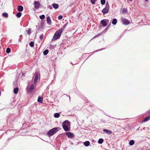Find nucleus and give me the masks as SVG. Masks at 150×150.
<instances>
[{
	"instance_id": "nucleus-21",
	"label": "nucleus",
	"mask_w": 150,
	"mask_h": 150,
	"mask_svg": "<svg viewBox=\"0 0 150 150\" xmlns=\"http://www.w3.org/2000/svg\"><path fill=\"white\" fill-rule=\"evenodd\" d=\"M19 89L18 87H16L14 89V93L16 94L17 93Z\"/></svg>"
},
{
	"instance_id": "nucleus-18",
	"label": "nucleus",
	"mask_w": 150,
	"mask_h": 150,
	"mask_svg": "<svg viewBox=\"0 0 150 150\" xmlns=\"http://www.w3.org/2000/svg\"><path fill=\"white\" fill-rule=\"evenodd\" d=\"M68 23L67 22V23L65 24L63 27L60 29H59V30H62V32L65 29L66 26H67V24H68Z\"/></svg>"
},
{
	"instance_id": "nucleus-38",
	"label": "nucleus",
	"mask_w": 150,
	"mask_h": 150,
	"mask_svg": "<svg viewBox=\"0 0 150 150\" xmlns=\"http://www.w3.org/2000/svg\"><path fill=\"white\" fill-rule=\"evenodd\" d=\"M48 8L50 9H52V7L51 5H49L48 6Z\"/></svg>"
},
{
	"instance_id": "nucleus-7",
	"label": "nucleus",
	"mask_w": 150,
	"mask_h": 150,
	"mask_svg": "<svg viewBox=\"0 0 150 150\" xmlns=\"http://www.w3.org/2000/svg\"><path fill=\"white\" fill-rule=\"evenodd\" d=\"M65 134L69 138H72L74 137V134L70 132H66L65 133Z\"/></svg>"
},
{
	"instance_id": "nucleus-16",
	"label": "nucleus",
	"mask_w": 150,
	"mask_h": 150,
	"mask_svg": "<svg viewBox=\"0 0 150 150\" xmlns=\"http://www.w3.org/2000/svg\"><path fill=\"white\" fill-rule=\"evenodd\" d=\"M43 98L42 97L39 96L38 99V102L39 103H42Z\"/></svg>"
},
{
	"instance_id": "nucleus-9",
	"label": "nucleus",
	"mask_w": 150,
	"mask_h": 150,
	"mask_svg": "<svg viewBox=\"0 0 150 150\" xmlns=\"http://www.w3.org/2000/svg\"><path fill=\"white\" fill-rule=\"evenodd\" d=\"M34 4H35L34 7L35 8L38 9L39 8L40 4L38 2L35 1Z\"/></svg>"
},
{
	"instance_id": "nucleus-30",
	"label": "nucleus",
	"mask_w": 150,
	"mask_h": 150,
	"mask_svg": "<svg viewBox=\"0 0 150 150\" xmlns=\"http://www.w3.org/2000/svg\"><path fill=\"white\" fill-rule=\"evenodd\" d=\"M110 24H109L107 27L104 30V32H106V31H107L108 30L109 28L110 27Z\"/></svg>"
},
{
	"instance_id": "nucleus-43",
	"label": "nucleus",
	"mask_w": 150,
	"mask_h": 150,
	"mask_svg": "<svg viewBox=\"0 0 150 150\" xmlns=\"http://www.w3.org/2000/svg\"><path fill=\"white\" fill-rule=\"evenodd\" d=\"M69 99L70 100V96H69Z\"/></svg>"
},
{
	"instance_id": "nucleus-31",
	"label": "nucleus",
	"mask_w": 150,
	"mask_h": 150,
	"mask_svg": "<svg viewBox=\"0 0 150 150\" xmlns=\"http://www.w3.org/2000/svg\"><path fill=\"white\" fill-rule=\"evenodd\" d=\"M6 52L7 53H9L11 52V49L10 48L8 47L6 49Z\"/></svg>"
},
{
	"instance_id": "nucleus-12",
	"label": "nucleus",
	"mask_w": 150,
	"mask_h": 150,
	"mask_svg": "<svg viewBox=\"0 0 150 150\" xmlns=\"http://www.w3.org/2000/svg\"><path fill=\"white\" fill-rule=\"evenodd\" d=\"M47 23L49 25H51V21L50 18V16H48L47 18Z\"/></svg>"
},
{
	"instance_id": "nucleus-11",
	"label": "nucleus",
	"mask_w": 150,
	"mask_h": 150,
	"mask_svg": "<svg viewBox=\"0 0 150 150\" xmlns=\"http://www.w3.org/2000/svg\"><path fill=\"white\" fill-rule=\"evenodd\" d=\"M150 119V115L146 117L142 121V122H145L148 121Z\"/></svg>"
},
{
	"instance_id": "nucleus-10",
	"label": "nucleus",
	"mask_w": 150,
	"mask_h": 150,
	"mask_svg": "<svg viewBox=\"0 0 150 150\" xmlns=\"http://www.w3.org/2000/svg\"><path fill=\"white\" fill-rule=\"evenodd\" d=\"M43 23L42 22L41 23V24L40 25L38 26L36 25V27L37 28V30L38 31H39L41 30L42 28H43Z\"/></svg>"
},
{
	"instance_id": "nucleus-42",
	"label": "nucleus",
	"mask_w": 150,
	"mask_h": 150,
	"mask_svg": "<svg viewBox=\"0 0 150 150\" xmlns=\"http://www.w3.org/2000/svg\"><path fill=\"white\" fill-rule=\"evenodd\" d=\"M18 41H19V42H21V40L19 39V40H18Z\"/></svg>"
},
{
	"instance_id": "nucleus-8",
	"label": "nucleus",
	"mask_w": 150,
	"mask_h": 150,
	"mask_svg": "<svg viewBox=\"0 0 150 150\" xmlns=\"http://www.w3.org/2000/svg\"><path fill=\"white\" fill-rule=\"evenodd\" d=\"M38 75L39 74L38 72H36L35 73V77L34 79V83H36L37 82L38 78Z\"/></svg>"
},
{
	"instance_id": "nucleus-36",
	"label": "nucleus",
	"mask_w": 150,
	"mask_h": 150,
	"mask_svg": "<svg viewBox=\"0 0 150 150\" xmlns=\"http://www.w3.org/2000/svg\"><path fill=\"white\" fill-rule=\"evenodd\" d=\"M63 16L62 15H60L58 17V19L59 20H60L63 18Z\"/></svg>"
},
{
	"instance_id": "nucleus-35",
	"label": "nucleus",
	"mask_w": 150,
	"mask_h": 150,
	"mask_svg": "<svg viewBox=\"0 0 150 150\" xmlns=\"http://www.w3.org/2000/svg\"><path fill=\"white\" fill-rule=\"evenodd\" d=\"M43 37V34H42L40 36V38L41 40H42Z\"/></svg>"
},
{
	"instance_id": "nucleus-1",
	"label": "nucleus",
	"mask_w": 150,
	"mask_h": 150,
	"mask_svg": "<svg viewBox=\"0 0 150 150\" xmlns=\"http://www.w3.org/2000/svg\"><path fill=\"white\" fill-rule=\"evenodd\" d=\"M70 122L68 120H65L62 124V127L65 131L70 130Z\"/></svg>"
},
{
	"instance_id": "nucleus-40",
	"label": "nucleus",
	"mask_w": 150,
	"mask_h": 150,
	"mask_svg": "<svg viewBox=\"0 0 150 150\" xmlns=\"http://www.w3.org/2000/svg\"><path fill=\"white\" fill-rule=\"evenodd\" d=\"M105 48H103V49H99V50H98L96 51L97 52V51H100V50H101L104 49Z\"/></svg>"
},
{
	"instance_id": "nucleus-17",
	"label": "nucleus",
	"mask_w": 150,
	"mask_h": 150,
	"mask_svg": "<svg viewBox=\"0 0 150 150\" xmlns=\"http://www.w3.org/2000/svg\"><path fill=\"white\" fill-rule=\"evenodd\" d=\"M34 85L33 84H32L30 86V87L29 91L30 92L33 91V90L34 89Z\"/></svg>"
},
{
	"instance_id": "nucleus-15",
	"label": "nucleus",
	"mask_w": 150,
	"mask_h": 150,
	"mask_svg": "<svg viewBox=\"0 0 150 150\" xmlns=\"http://www.w3.org/2000/svg\"><path fill=\"white\" fill-rule=\"evenodd\" d=\"M53 7L55 9L58 8L59 7V5L57 4L53 3L52 5Z\"/></svg>"
},
{
	"instance_id": "nucleus-32",
	"label": "nucleus",
	"mask_w": 150,
	"mask_h": 150,
	"mask_svg": "<svg viewBox=\"0 0 150 150\" xmlns=\"http://www.w3.org/2000/svg\"><path fill=\"white\" fill-rule=\"evenodd\" d=\"M100 2L102 5H104L105 3V0H101Z\"/></svg>"
},
{
	"instance_id": "nucleus-22",
	"label": "nucleus",
	"mask_w": 150,
	"mask_h": 150,
	"mask_svg": "<svg viewBox=\"0 0 150 150\" xmlns=\"http://www.w3.org/2000/svg\"><path fill=\"white\" fill-rule=\"evenodd\" d=\"M104 140L102 138H100L98 141V143L99 144H102Z\"/></svg>"
},
{
	"instance_id": "nucleus-37",
	"label": "nucleus",
	"mask_w": 150,
	"mask_h": 150,
	"mask_svg": "<svg viewBox=\"0 0 150 150\" xmlns=\"http://www.w3.org/2000/svg\"><path fill=\"white\" fill-rule=\"evenodd\" d=\"M127 11V10L126 9H123L122 11V12L123 13H125Z\"/></svg>"
},
{
	"instance_id": "nucleus-41",
	"label": "nucleus",
	"mask_w": 150,
	"mask_h": 150,
	"mask_svg": "<svg viewBox=\"0 0 150 150\" xmlns=\"http://www.w3.org/2000/svg\"><path fill=\"white\" fill-rule=\"evenodd\" d=\"M38 31L37 30V31L36 32L35 34H36L38 33Z\"/></svg>"
},
{
	"instance_id": "nucleus-39",
	"label": "nucleus",
	"mask_w": 150,
	"mask_h": 150,
	"mask_svg": "<svg viewBox=\"0 0 150 150\" xmlns=\"http://www.w3.org/2000/svg\"><path fill=\"white\" fill-rule=\"evenodd\" d=\"M17 81H15L14 82H13V84L14 85H15V86L16 85V84H17Z\"/></svg>"
},
{
	"instance_id": "nucleus-34",
	"label": "nucleus",
	"mask_w": 150,
	"mask_h": 150,
	"mask_svg": "<svg viewBox=\"0 0 150 150\" xmlns=\"http://www.w3.org/2000/svg\"><path fill=\"white\" fill-rule=\"evenodd\" d=\"M45 18V16L44 15H42L40 16V18L41 19H43Z\"/></svg>"
},
{
	"instance_id": "nucleus-6",
	"label": "nucleus",
	"mask_w": 150,
	"mask_h": 150,
	"mask_svg": "<svg viewBox=\"0 0 150 150\" xmlns=\"http://www.w3.org/2000/svg\"><path fill=\"white\" fill-rule=\"evenodd\" d=\"M108 22L109 21L108 20L103 19L101 21L100 23L102 24L103 26L105 27L107 25Z\"/></svg>"
},
{
	"instance_id": "nucleus-46",
	"label": "nucleus",
	"mask_w": 150,
	"mask_h": 150,
	"mask_svg": "<svg viewBox=\"0 0 150 150\" xmlns=\"http://www.w3.org/2000/svg\"><path fill=\"white\" fill-rule=\"evenodd\" d=\"M97 35L96 36H95L94 37H97Z\"/></svg>"
},
{
	"instance_id": "nucleus-27",
	"label": "nucleus",
	"mask_w": 150,
	"mask_h": 150,
	"mask_svg": "<svg viewBox=\"0 0 150 150\" xmlns=\"http://www.w3.org/2000/svg\"><path fill=\"white\" fill-rule=\"evenodd\" d=\"M2 15L3 16L6 18L8 17V14L7 13H3L2 14Z\"/></svg>"
},
{
	"instance_id": "nucleus-20",
	"label": "nucleus",
	"mask_w": 150,
	"mask_h": 150,
	"mask_svg": "<svg viewBox=\"0 0 150 150\" xmlns=\"http://www.w3.org/2000/svg\"><path fill=\"white\" fill-rule=\"evenodd\" d=\"M90 144V142L89 141H86L84 143V144L86 146H88Z\"/></svg>"
},
{
	"instance_id": "nucleus-19",
	"label": "nucleus",
	"mask_w": 150,
	"mask_h": 150,
	"mask_svg": "<svg viewBox=\"0 0 150 150\" xmlns=\"http://www.w3.org/2000/svg\"><path fill=\"white\" fill-rule=\"evenodd\" d=\"M117 22V20L116 18H114L112 20V23L114 25H115L116 24Z\"/></svg>"
},
{
	"instance_id": "nucleus-25",
	"label": "nucleus",
	"mask_w": 150,
	"mask_h": 150,
	"mask_svg": "<svg viewBox=\"0 0 150 150\" xmlns=\"http://www.w3.org/2000/svg\"><path fill=\"white\" fill-rule=\"evenodd\" d=\"M49 52V50L47 49L45 50L44 52H43V54L44 55H46Z\"/></svg>"
},
{
	"instance_id": "nucleus-24",
	"label": "nucleus",
	"mask_w": 150,
	"mask_h": 150,
	"mask_svg": "<svg viewBox=\"0 0 150 150\" xmlns=\"http://www.w3.org/2000/svg\"><path fill=\"white\" fill-rule=\"evenodd\" d=\"M134 141L133 140H131L129 142V144L130 146H132L134 144Z\"/></svg>"
},
{
	"instance_id": "nucleus-29",
	"label": "nucleus",
	"mask_w": 150,
	"mask_h": 150,
	"mask_svg": "<svg viewBox=\"0 0 150 150\" xmlns=\"http://www.w3.org/2000/svg\"><path fill=\"white\" fill-rule=\"evenodd\" d=\"M31 30L30 28H29L28 30H26V31L27 32V34L29 35L31 34Z\"/></svg>"
},
{
	"instance_id": "nucleus-45",
	"label": "nucleus",
	"mask_w": 150,
	"mask_h": 150,
	"mask_svg": "<svg viewBox=\"0 0 150 150\" xmlns=\"http://www.w3.org/2000/svg\"><path fill=\"white\" fill-rule=\"evenodd\" d=\"M148 0H145V1H148Z\"/></svg>"
},
{
	"instance_id": "nucleus-2",
	"label": "nucleus",
	"mask_w": 150,
	"mask_h": 150,
	"mask_svg": "<svg viewBox=\"0 0 150 150\" xmlns=\"http://www.w3.org/2000/svg\"><path fill=\"white\" fill-rule=\"evenodd\" d=\"M62 30L59 29L55 33L52 39V40H56L58 39L60 37L62 33Z\"/></svg>"
},
{
	"instance_id": "nucleus-5",
	"label": "nucleus",
	"mask_w": 150,
	"mask_h": 150,
	"mask_svg": "<svg viewBox=\"0 0 150 150\" xmlns=\"http://www.w3.org/2000/svg\"><path fill=\"white\" fill-rule=\"evenodd\" d=\"M121 22L124 25H127L130 23V21L126 19L122 18L121 19Z\"/></svg>"
},
{
	"instance_id": "nucleus-14",
	"label": "nucleus",
	"mask_w": 150,
	"mask_h": 150,
	"mask_svg": "<svg viewBox=\"0 0 150 150\" xmlns=\"http://www.w3.org/2000/svg\"><path fill=\"white\" fill-rule=\"evenodd\" d=\"M23 7L22 6L20 5L18 6V10L20 12L23 11Z\"/></svg>"
},
{
	"instance_id": "nucleus-28",
	"label": "nucleus",
	"mask_w": 150,
	"mask_h": 150,
	"mask_svg": "<svg viewBox=\"0 0 150 150\" xmlns=\"http://www.w3.org/2000/svg\"><path fill=\"white\" fill-rule=\"evenodd\" d=\"M34 42L33 41L30 42L29 43V45L30 46L32 47H33L34 46Z\"/></svg>"
},
{
	"instance_id": "nucleus-26",
	"label": "nucleus",
	"mask_w": 150,
	"mask_h": 150,
	"mask_svg": "<svg viewBox=\"0 0 150 150\" xmlns=\"http://www.w3.org/2000/svg\"><path fill=\"white\" fill-rule=\"evenodd\" d=\"M21 14L22 13L21 12H18L16 14V16H17V17L19 18L21 16Z\"/></svg>"
},
{
	"instance_id": "nucleus-23",
	"label": "nucleus",
	"mask_w": 150,
	"mask_h": 150,
	"mask_svg": "<svg viewBox=\"0 0 150 150\" xmlns=\"http://www.w3.org/2000/svg\"><path fill=\"white\" fill-rule=\"evenodd\" d=\"M54 116L55 118H58L60 116V114L59 113H56L54 114Z\"/></svg>"
},
{
	"instance_id": "nucleus-44",
	"label": "nucleus",
	"mask_w": 150,
	"mask_h": 150,
	"mask_svg": "<svg viewBox=\"0 0 150 150\" xmlns=\"http://www.w3.org/2000/svg\"><path fill=\"white\" fill-rule=\"evenodd\" d=\"M22 35H21L20 36V37H21Z\"/></svg>"
},
{
	"instance_id": "nucleus-13",
	"label": "nucleus",
	"mask_w": 150,
	"mask_h": 150,
	"mask_svg": "<svg viewBox=\"0 0 150 150\" xmlns=\"http://www.w3.org/2000/svg\"><path fill=\"white\" fill-rule=\"evenodd\" d=\"M103 131L108 134H111L112 133V131L107 129H103Z\"/></svg>"
},
{
	"instance_id": "nucleus-3",
	"label": "nucleus",
	"mask_w": 150,
	"mask_h": 150,
	"mask_svg": "<svg viewBox=\"0 0 150 150\" xmlns=\"http://www.w3.org/2000/svg\"><path fill=\"white\" fill-rule=\"evenodd\" d=\"M58 128L57 127H54L50 130L48 132L47 135L49 137L52 136L57 132Z\"/></svg>"
},
{
	"instance_id": "nucleus-33",
	"label": "nucleus",
	"mask_w": 150,
	"mask_h": 150,
	"mask_svg": "<svg viewBox=\"0 0 150 150\" xmlns=\"http://www.w3.org/2000/svg\"><path fill=\"white\" fill-rule=\"evenodd\" d=\"M91 3L93 4H95L97 0H90Z\"/></svg>"
},
{
	"instance_id": "nucleus-4",
	"label": "nucleus",
	"mask_w": 150,
	"mask_h": 150,
	"mask_svg": "<svg viewBox=\"0 0 150 150\" xmlns=\"http://www.w3.org/2000/svg\"><path fill=\"white\" fill-rule=\"evenodd\" d=\"M109 6L108 3L107 2H106L105 4V6L102 11V13L105 14L108 13L109 11Z\"/></svg>"
}]
</instances>
